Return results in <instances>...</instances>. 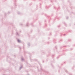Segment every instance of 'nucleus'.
<instances>
[{
    "label": "nucleus",
    "instance_id": "nucleus-10",
    "mask_svg": "<svg viewBox=\"0 0 75 75\" xmlns=\"http://www.w3.org/2000/svg\"><path fill=\"white\" fill-rule=\"evenodd\" d=\"M10 13V12H8V14H9V13Z\"/></svg>",
    "mask_w": 75,
    "mask_h": 75
},
{
    "label": "nucleus",
    "instance_id": "nucleus-9",
    "mask_svg": "<svg viewBox=\"0 0 75 75\" xmlns=\"http://www.w3.org/2000/svg\"><path fill=\"white\" fill-rule=\"evenodd\" d=\"M67 19H68V17H67L66 18Z\"/></svg>",
    "mask_w": 75,
    "mask_h": 75
},
{
    "label": "nucleus",
    "instance_id": "nucleus-4",
    "mask_svg": "<svg viewBox=\"0 0 75 75\" xmlns=\"http://www.w3.org/2000/svg\"><path fill=\"white\" fill-rule=\"evenodd\" d=\"M28 23L27 24H26V26H27V27H28Z\"/></svg>",
    "mask_w": 75,
    "mask_h": 75
},
{
    "label": "nucleus",
    "instance_id": "nucleus-1",
    "mask_svg": "<svg viewBox=\"0 0 75 75\" xmlns=\"http://www.w3.org/2000/svg\"><path fill=\"white\" fill-rule=\"evenodd\" d=\"M16 35L17 36H19V35H20L18 34V32H16Z\"/></svg>",
    "mask_w": 75,
    "mask_h": 75
},
{
    "label": "nucleus",
    "instance_id": "nucleus-11",
    "mask_svg": "<svg viewBox=\"0 0 75 75\" xmlns=\"http://www.w3.org/2000/svg\"><path fill=\"white\" fill-rule=\"evenodd\" d=\"M66 72H67V70H66Z\"/></svg>",
    "mask_w": 75,
    "mask_h": 75
},
{
    "label": "nucleus",
    "instance_id": "nucleus-14",
    "mask_svg": "<svg viewBox=\"0 0 75 75\" xmlns=\"http://www.w3.org/2000/svg\"><path fill=\"white\" fill-rule=\"evenodd\" d=\"M57 58H58V57H57Z\"/></svg>",
    "mask_w": 75,
    "mask_h": 75
},
{
    "label": "nucleus",
    "instance_id": "nucleus-2",
    "mask_svg": "<svg viewBox=\"0 0 75 75\" xmlns=\"http://www.w3.org/2000/svg\"><path fill=\"white\" fill-rule=\"evenodd\" d=\"M17 41L18 42H21V41H20V40H19L18 39L17 40Z\"/></svg>",
    "mask_w": 75,
    "mask_h": 75
},
{
    "label": "nucleus",
    "instance_id": "nucleus-5",
    "mask_svg": "<svg viewBox=\"0 0 75 75\" xmlns=\"http://www.w3.org/2000/svg\"><path fill=\"white\" fill-rule=\"evenodd\" d=\"M30 43H29L28 44V46H29V47H30Z\"/></svg>",
    "mask_w": 75,
    "mask_h": 75
},
{
    "label": "nucleus",
    "instance_id": "nucleus-7",
    "mask_svg": "<svg viewBox=\"0 0 75 75\" xmlns=\"http://www.w3.org/2000/svg\"><path fill=\"white\" fill-rule=\"evenodd\" d=\"M69 75H72V74H71L70 73H69Z\"/></svg>",
    "mask_w": 75,
    "mask_h": 75
},
{
    "label": "nucleus",
    "instance_id": "nucleus-6",
    "mask_svg": "<svg viewBox=\"0 0 75 75\" xmlns=\"http://www.w3.org/2000/svg\"><path fill=\"white\" fill-rule=\"evenodd\" d=\"M18 14H20V12H18Z\"/></svg>",
    "mask_w": 75,
    "mask_h": 75
},
{
    "label": "nucleus",
    "instance_id": "nucleus-8",
    "mask_svg": "<svg viewBox=\"0 0 75 75\" xmlns=\"http://www.w3.org/2000/svg\"><path fill=\"white\" fill-rule=\"evenodd\" d=\"M21 60H22V61H24V59L22 58V59H21Z\"/></svg>",
    "mask_w": 75,
    "mask_h": 75
},
{
    "label": "nucleus",
    "instance_id": "nucleus-12",
    "mask_svg": "<svg viewBox=\"0 0 75 75\" xmlns=\"http://www.w3.org/2000/svg\"><path fill=\"white\" fill-rule=\"evenodd\" d=\"M65 35V34H64V35Z\"/></svg>",
    "mask_w": 75,
    "mask_h": 75
},
{
    "label": "nucleus",
    "instance_id": "nucleus-13",
    "mask_svg": "<svg viewBox=\"0 0 75 75\" xmlns=\"http://www.w3.org/2000/svg\"><path fill=\"white\" fill-rule=\"evenodd\" d=\"M65 25H67L66 24H65Z\"/></svg>",
    "mask_w": 75,
    "mask_h": 75
},
{
    "label": "nucleus",
    "instance_id": "nucleus-3",
    "mask_svg": "<svg viewBox=\"0 0 75 75\" xmlns=\"http://www.w3.org/2000/svg\"><path fill=\"white\" fill-rule=\"evenodd\" d=\"M23 68V66H21V67L20 68V70H21V69H22V68Z\"/></svg>",
    "mask_w": 75,
    "mask_h": 75
}]
</instances>
